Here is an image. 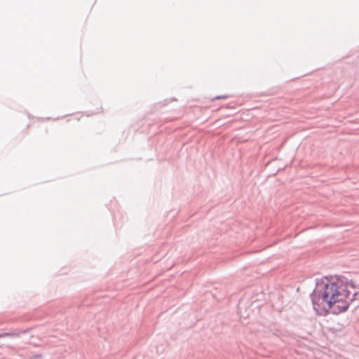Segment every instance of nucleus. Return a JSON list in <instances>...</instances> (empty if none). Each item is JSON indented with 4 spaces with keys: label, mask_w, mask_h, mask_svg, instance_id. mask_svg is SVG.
Here are the masks:
<instances>
[{
    "label": "nucleus",
    "mask_w": 359,
    "mask_h": 359,
    "mask_svg": "<svg viewBox=\"0 0 359 359\" xmlns=\"http://www.w3.org/2000/svg\"><path fill=\"white\" fill-rule=\"evenodd\" d=\"M358 294L359 286L353 279L344 276L338 277V312L346 311Z\"/></svg>",
    "instance_id": "f03ea898"
},
{
    "label": "nucleus",
    "mask_w": 359,
    "mask_h": 359,
    "mask_svg": "<svg viewBox=\"0 0 359 359\" xmlns=\"http://www.w3.org/2000/svg\"><path fill=\"white\" fill-rule=\"evenodd\" d=\"M8 332H3V333H0V338L1 337H8Z\"/></svg>",
    "instance_id": "39448f33"
},
{
    "label": "nucleus",
    "mask_w": 359,
    "mask_h": 359,
    "mask_svg": "<svg viewBox=\"0 0 359 359\" xmlns=\"http://www.w3.org/2000/svg\"><path fill=\"white\" fill-rule=\"evenodd\" d=\"M228 97H229V95H218V96L213 97L212 100H220V99H226Z\"/></svg>",
    "instance_id": "7ed1b4c3"
},
{
    "label": "nucleus",
    "mask_w": 359,
    "mask_h": 359,
    "mask_svg": "<svg viewBox=\"0 0 359 359\" xmlns=\"http://www.w3.org/2000/svg\"><path fill=\"white\" fill-rule=\"evenodd\" d=\"M8 334L9 337H15L19 336V334L17 332H8Z\"/></svg>",
    "instance_id": "20e7f679"
},
{
    "label": "nucleus",
    "mask_w": 359,
    "mask_h": 359,
    "mask_svg": "<svg viewBox=\"0 0 359 359\" xmlns=\"http://www.w3.org/2000/svg\"><path fill=\"white\" fill-rule=\"evenodd\" d=\"M310 297L316 314L326 316L329 309L337 303V283L329 284L323 280H317Z\"/></svg>",
    "instance_id": "f257e3e1"
}]
</instances>
